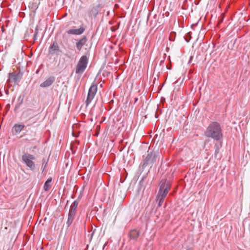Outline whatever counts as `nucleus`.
Returning a JSON list of instances; mask_svg holds the SVG:
<instances>
[{
	"instance_id": "1",
	"label": "nucleus",
	"mask_w": 250,
	"mask_h": 250,
	"mask_svg": "<svg viewBox=\"0 0 250 250\" xmlns=\"http://www.w3.org/2000/svg\"><path fill=\"white\" fill-rule=\"evenodd\" d=\"M205 135L207 137L211 138L216 141L222 140L223 132L220 124L216 122L211 123L208 126Z\"/></svg>"
},
{
	"instance_id": "23",
	"label": "nucleus",
	"mask_w": 250,
	"mask_h": 250,
	"mask_svg": "<svg viewBox=\"0 0 250 250\" xmlns=\"http://www.w3.org/2000/svg\"><path fill=\"white\" fill-rule=\"evenodd\" d=\"M137 100H138V98H135L134 103H136Z\"/></svg>"
},
{
	"instance_id": "4",
	"label": "nucleus",
	"mask_w": 250,
	"mask_h": 250,
	"mask_svg": "<svg viewBox=\"0 0 250 250\" xmlns=\"http://www.w3.org/2000/svg\"><path fill=\"white\" fill-rule=\"evenodd\" d=\"M87 63V57L84 55L81 57L76 68V73L82 74L85 70Z\"/></svg>"
},
{
	"instance_id": "14",
	"label": "nucleus",
	"mask_w": 250,
	"mask_h": 250,
	"mask_svg": "<svg viewBox=\"0 0 250 250\" xmlns=\"http://www.w3.org/2000/svg\"><path fill=\"white\" fill-rule=\"evenodd\" d=\"M140 232L137 229H132L129 232L128 236L130 240L136 241L140 236Z\"/></svg>"
},
{
	"instance_id": "18",
	"label": "nucleus",
	"mask_w": 250,
	"mask_h": 250,
	"mask_svg": "<svg viewBox=\"0 0 250 250\" xmlns=\"http://www.w3.org/2000/svg\"><path fill=\"white\" fill-rule=\"evenodd\" d=\"M217 141H218V142L215 144V154H217V153H219V149L222 146V142L221 140Z\"/></svg>"
},
{
	"instance_id": "16",
	"label": "nucleus",
	"mask_w": 250,
	"mask_h": 250,
	"mask_svg": "<svg viewBox=\"0 0 250 250\" xmlns=\"http://www.w3.org/2000/svg\"><path fill=\"white\" fill-rule=\"evenodd\" d=\"M39 4V0H33L29 3V7L33 12H35L38 9Z\"/></svg>"
},
{
	"instance_id": "21",
	"label": "nucleus",
	"mask_w": 250,
	"mask_h": 250,
	"mask_svg": "<svg viewBox=\"0 0 250 250\" xmlns=\"http://www.w3.org/2000/svg\"><path fill=\"white\" fill-rule=\"evenodd\" d=\"M78 204H79V201L77 200H75L73 202V203H72V204L71 206H72L73 207H75L77 208Z\"/></svg>"
},
{
	"instance_id": "17",
	"label": "nucleus",
	"mask_w": 250,
	"mask_h": 250,
	"mask_svg": "<svg viewBox=\"0 0 250 250\" xmlns=\"http://www.w3.org/2000/svg\"><path fill=\"white\" fill-rule=\"evenodd\" d=\"M52 178H48L46 182H45L43 186V189L45 191H48L51 188V183L52 182Z\"/></svg>"
},
{
	"instance_id": "5",
	"label": "nucleus",
	"mask_w": 250,
	"mask_h": 250,
	"mask_svg": "<svg viewBox=\"0 0 250 250\" xmlns=\"http://www.w3.org/2000/svg\"><path fill=\"white\" fill-rule=\"evenodd\" d=\"M159 152L153 151L148 153L144 161L143 167H146L149 165H152L156 161Z\"/></svg>"
},
{
	"instance_id": "6",
	"label": "nucleus",
	"mask_w": 250,
	"mask_h": 250,
	"mask_svg": "<svg viewBox=\"0 0 250 250\" xmlns=\"http://www.w3.org/2000/svg\"><path fill=\"white\" fill-rule=\"evenodd\" d=\"M97 91V86L92 84L90 87L85 103L87 106L92 101Z\"/></svg>"
},
{
	"instance_id": "7",
	"label": "nucleus",
	"mask_w": 250,
	"mask_h": 250,
	"mask_svg": "<svg viewBox=\"0 0 250 250\" xmlns=\"http://www.w3.org/2000/svg\"><path fill=\"white\" fill-rule=\"evenodd\" d=\"M77 208L73 207L72 206H70L68 214V218L66 222V225L67 228H69L72 224L76 213Z\"/></svg>"
},
{
	"instance_id": "9",
	"label": "nucleus",
	"mask_w": 250,
	"mask_h": 250,
	"mask_svg": "<svg viewBox=\"0 0 250 250\" xmlns=\"http://www.w3.org/2000/svg\"><path fill=\"white\" fill-rule=\"evenodd\" d=\"M48 53L51 55H58L62 52L59 46L56 42H54L48 48Z\"/></svg>"
},
{
	"instance_id": "20",
	"label": "nucleus",
	"mask_w": 250,
	"mask_h": 250,
	"mask_svg": "<svg viewBox=\"0 0 250 250\" xmlns=\"http://www.w3.org/2000/svg\"><path fill=\"white\" fill-rule=\"evenodd\" d=\"M42 161V171H43L44 170V169L46 166L47 162H45V159H43Z\"/></svg>"
},
{
	"instance_id": "19",
	"label": "nucleus",
	"mask_w": 250,
	"mask_h": 250,
	"mask_svg": "<svg viewBox=\"0 0 250 250\" xmlns=\"http://www.w3.org/2000/svg\"><path fill=\"white\" fill-rule=\"evenodd\" d=\"M23 97H21V96H20L18 98V103L16 105L15 107V110H18L21 105L22 104L23 102Z\"/></svg>"
},
{
	"instance_id": "11",
	"label": "nucleus",
	"mask_w": 250,
	"mask_h": 250,
	"mask_svg": "<svg viewBox=\"0 0 250 250\" xmlns=\"http://www.w3.org/2000/svg\"><path fill=\"white\" fill-rule=\"evenodd\" d=\"M24 127V125L16 124L12 129L13 134L14 135L19 134Z\"/></svg>"
},
{
	"instance_id": "8",
	"label": "nucleus",
	"mask_w": 250,
	"mask_h": 250,
	"mask_svg": "<svg viewBox=\"0 0 250 250\" xmlns=\"http://www.w3.org/2000/svg\"><path fill=\"white\" fill-rule=\"evenodd\" d=\"M22 77V74L19 72H12L9 74L8 82L9 83H18Z\"/></svg>"
},
{
	"instance_id": "2",
	"label": "nucleus",
	"mask_w": 250,
	"mask_h": 250,
	"mask_svg": "<svg viewBox=\"0 0 250 250\" xmlns=\"http://www.w3.org/2000/svg\"><path fill=\"white\" fill-rule=\"evenodd\" d=\"M170 188L169 183L165 181H162L157 196L156 201L158 202V207H160L164 200V199L167 196Z\"/></svg>"
},
{
	"instance_id": "3",
	"label": "nucleus",
	"mask_w": 250,
	"mask_h": 250,
	"mask_svg": "<svg viewBox=\"0 0 250 250\" xmlns=\"http://www.w3.org/2000/svg\"><path fill=\"white\" fill-rule=\"evenodd\" d=\"M22 162L31 170H34L36 168V165L33 162L35 159L34 155L28 153H25L21 157Z\"/></svg>"
},
{
	"instance_id": "24",
	"label": "nucleus",
	"mask_w": 250,
	"mask_h": 250,
	"mask_svg": "<svg viewBox=\"0 0 250 250\" xmlns=\"http://www.w3.org/2000/svg\"><path fill=\"white\" fill-rule=\"evenodd\" d=\"M93 234V232H92V234H91V238H92Z\"/></svg>"
},
{
	"instance_id": "22",
	"label": "nucleus",
	"mask_w": 250,
	"mask_h": 250,
	"mask_svg": "<svg viewBox=\"0 0 250 250\" xmlns=\"http://www.w3.org/2000/svg\"><path fill=\"white\" fill-rule=\"evenodd\" d=\"M223 19L222 18L219 21V23H221L223 21Z\"/></svg>"
},
{
	"instance_id": "10",
	"label": "nucleus",
	"mask_w": 250,
	"mask_h": 250,
	"mask_svg": "<svg viewBox=\"0 0 250 250\" xmlns=\"http://www.w3.org/2000/svg\"><path fill=\"white\" fill-rule=\"evenodd\" d=\"M55 78L54 76H50L44 82L40 84L42 87H47L50 86L55 82Z\"/></svg>"
},
{
	"instance_id": "13",
	"label": "nucleus",
	"mask_w": 250,
	"mask_h": 250,
	"mask_svg": "<svg viewBox=\"0 0 250 250\" xmlns=\"http://www.w3.org/2000/svg\"><path fill=\"white\" fill-rule=\"evenodd\" d=\"M85 30L83 27H81L79 29H70L67 31L68 34L80 35L82 34Z\"/></svg>"
},
{
	"instance_id": "12",
	"label": "nucleus",
	"mask_w": 250,
	"mask_h": 250,
	"mask_svg": "<svg viewBox=\"0 0 250 250\" xmlns=\"http://www.w3.org/2000/svg\"><path fill=\"white\" fill-rule=\"evenodd\" d=\"M99 5H92L89 10V16L95 18L99 13Z\"/></svg>"
},
{
	"instance_id": "15",
	"label": "nucleus",
	"mask_w": 250,
	"mask_h": 250,
	"mask_svg": "<svg viewBox=\"0 0 250 250\" xmlns=\"http://www.w3.org/2000/svg\"><path fill=\"white\" fill-rule=\"evenodd\" d=\"M86 42L87 38L85 36L80 39L79 41L76 43V47L77 49L80 51L82 49L83 46L85 44Z\"/></svg>"
}]
</instances>
